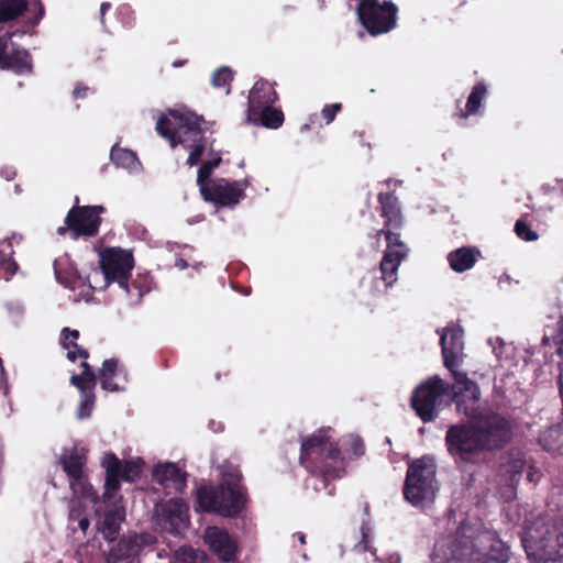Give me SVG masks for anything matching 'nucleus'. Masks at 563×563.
Returning a JSON list of instances; mask_svg holds the SVG:
<instances>
[{
	"mask_svg": "<svg viewBox=\"0 0 563 563\" xmlns=\"http://www.w3.org/2000/svg\"><path fill=\"white\" fill-rule=\"evenodd\" d=\"M101 206L73 207L65 218L66 227L57 229L58 234H64L68 229L74 240L79 236H93L98 233L101 223Z\"/></svg>",
	"mask_w": 563,
	"mask_h": 563,
	"instance_id": "4468645a",
	"label": "nucleus"
},
{
	"mask_svg": "<svg viewBox=\"0 0 563 563\" xmlns=\"http://www.w3.org/2000/svg\"><path fill=\"white\" fill-rule=\"evenodd\" d=\"M232 80V71L229 67H220L217 69L211 78V82L216 88H227V93L230 92L228 86Z\"/></svg>",
	"mask_w": 563,
	"mask_h": 563,
	"instance_id": "c9c22d12",
	"label": "nucleus"
},
{
	"mask_svg": "<svg viewBox=\"0 0 563 563\" xmlns=\"http://www.w3.org/2000/svg\"><path fill=\"white\" fill-rule=\"evenodd\" d=\"M109 9H110V3L109 2L101 3V5H100V18H101V21L103 20V15L106 14V12Z\"/></svg>",
	"mask_w": 563,
	"mask_h": 563,
	"instance_id": "c03bdc74",
	"label": "nucleus"
},
{
	"mask_svg": "<svg viewBox=\"0 0 563 563\" xmlns=\"http://www.w3.org/2000/svg\"><path fill=\"white\" fill-rule=\"evenodd\" d=\"M479 255V252L470 246L460 247L448 255L450 267L456 273L471 269Z\"/></svg>",
	"mask_w": 563,
	"mask_h": 563,
	"instance_id": "cd10ccee",
	"label": "nucleus"
},
{
	"mask_svg": "<svg viewBox=\"0 0 563 563\" xmlns=\"http://www.w3.org/2000/svg\"><path fill=\"white\" fill-rule=\"evenodd\" d=\"M102 466L106 470L104 500H110L113 494L120 488V479L126 482L136 481L143 467L141 459L130 460L122 463L114 454L108 453L102 459Z\"/></svg>",
	"mask_w": 563,
	"mask_h": 563,
	"instance_id": "ddd939ff",
	"label": "nucleus"
},
{
	"mask_svg": "<svg viewBox=\"0 0 563 563\" xmlns=\"http://www.w3.org/2000/svg\"><path fill=\"white\" fill-rule=\"evenodd\" d=\"M76 508L80 511L75 517L71 516V508L69 509V517L73 520H78V525L81 531L86 532L89 527V519L88 517L93 515L96 517H101V505L100 501L97 499L95 508H91L87 503H85V499L81 498L80 504H76Z\"/></svg>",
	"mask_w": 563,
	"mask_h": 563,
	"instance_id": "473e14b6",
	"label": "nucleus"
},
{
	"mask_svg": "<svg viewBox=\"0 0 563 563\" xmlns=\"http://www.w3.org/2000/svg\"><path fill=\"white\" fill-rule=\"evenodd\" d=\"M99 380L101 387L108 391L122 390V382H125L126 375L124 369L119 365L115 358L106 360L99 371Z\"/></svg>",
	"mask_w": 563,
	"mask_h": 563,
	"instance_id": "393cba45",
	"label": "nucleus"
},
{
	"mask_svg": "<svg viewBox=\"0 0 563 563\" xmlns=\"http://www.w3.org/2000/svg\"><path fill=\"white\" fill-rule=\"evenodd\" d=\"M521 468H522V462L521 461H517L515 466H514L515 473H520Z\"/></svg>",
	"mask_w": 563,
	"mask_h": 563,
	"instance_id": "a18cd8bd",
	"label": "nucleus"
},
{
	"mask_svg": "<svg viewBox=\"0 0 563 563\" xmlns=\"http://www.w3.org/2000/svg\"><path fill=\"white\" fill-rule=\"evenodd\" d=\"M205 559V552L190 545H183L174 552L173 563H202Z\"/></svg>",
	"mask_w": 563,
	"mask_h": 563,
	"instance_id": "f704fd0d",
	"label": "nucleus"
},
{
	"mask_svg": "<svg viewBox=\"0 0 563 563\" xmlns=\"http://www.w3.org/2000/svg\"><path fill=\"white\" fill-rule=\"evenodd\" d=\"M487 344L492 347L499 367L510 372L516 366L514 360L516 349L511 343L506 342L500 336H490L487 340Z\"/></svg>",
	"mask_w": 563,
	"mask_h": 563,
	"instance_id": "bb28decb",
	"label": "nucleus"
},
{
	"mask_svg": "<svg viewBox=\"0 0 563 563\" xmlns=\"http://www.w3.org/2000/svg\"><path fill=\"white\" fill-rule=\"evenodd\" d=\"M463 330L459 327H451L443 330L440 335V344L444 365L448 369H455L464 356Z\"/></svg>",
	"mask_w": 563,
	"mask_h": 563,
	"instance_id": "aec40b11",
	"label": "nucleus"
},
{
	"mask_svg": "<svg viewBox=\"0 0 563 563\" xmlns=\"http://www.w3.org/2000/svg\"><path fill=\"white\" fill-rule=\"evenodd\" d=\"M391 560H393V563H399V562H400V558H399V555H398V554L393 555V556H391Z\"/></svg>",
	"mask_w": 563,
	"mask_h": 563,
	"instance_id": "49530a36",
	"label": "nucleus"
},
{
	"mask_svg": "<svg viewBox=\"0 0 563 563\" xmlns=\"http://www.w3.org/2000/svg\"><path fill=\"white\" fill-rule=\"evenodd\" d=\"M437 466L430 456L413 461L407 471L404 496L413 506H423L432 501L438 489Z\"/></svg>",
	"mask_w": 563,
	"mask_h": 563,
	"instance_id": "1a4fd4ad",
	"label": "nucleus"
},
{
	"mask_svg": "<svg viewBox=\"0 0 563 563\" xmlns=\"http://www.w3.org/2000/svg\"><path fill=\"white\" fill-rule=\"evenodd\" d=\"M63 470L68 476L69 486L73 492L71 498V516L75 517L80 511L76 508V504H80L81 498L91 508L97 503V494L91 484L88 482L85 465L86 453L84 449L74 448L70 452L65 453L60 459Z\"/></svg>",
	"mask_w": 563,
	"mask_h": 563,
	"instance_id": "9d476101",
	"label": "nucleus"
},
{
	"mask_svg": "<svg viewBox=\"0 0 563 563\" xmlns=\"http://www.w3.org/2000/svg\"><path fill=\"white\" fill-rule=\"evenodd\" d=\"M532 477H534V474H531V473H530V474H529V479H530V481H532V479H533Z\"/></svg>",
	"mask_w": 563,
	"mask_h": 563,
	"instance_id": "3c124183",
	"label": "nucleus"
},
{
	"mask_svg": "<svg viewBox=\"0 0 563 563\" xmlns=\"http://www.w3.org/2000/svg\"><path fill=\"white\" fill-rule=\"evenodd\" d=\"M184 64V62H175L173 65L174 67H179Z\"/></svg>",
	"mask_w": 563,
	"mask_h": 563,
	"instance_id": "09e8293b",
	"label": "nucleus"
},
{
	"mask_svg": "<svg viewBox=\"0 0 563 563\" xmlns=\"http://www.w3.org/2000/svg\"><path fill=\"white\" fill-rule=\"evenodd\" d=\"M346 442L349 443L351 448V452L354 456H360L363 454V441L357 435H349L346 438Z\"/></svg>",
	"mask_w": 563,
	"mask_h": 563,
	"instance_id": "4c0bfd02",
	"label": "nucleus"
},
{
	"mask_svg": "<svg viewBox=\"0 0 563 563\" xmlns=\"http://www.w3.org/2000/svg\"><path fill=\"white\" fill-rule=\"evenodd\" d=\"M532 477H534V474H531V473H530V474H529V479H530V481H532V479H533Z\"/></svg>",
	"mask_w": 563,
	"mask_h": 563,
	"instance_id": "8fccbe9b",
	"label": "nucleus"
},
{
	"mask_svg": "<svg viewBox=\"0 0 563 563\" xmlns=\"http://www.w3.org/2000/svg\"><path fill=\"white\" fill-rule=\"evenodd\" d=\"M12 240L18 242L21 236L13 234L11 239H7L0 242V279L9 280V278L16 272V264L12 260Z\"/></svg>",
	"mask_w": 563,
	"mask_h": 563,
	"instance_id": "7c9ffc66",
	"label": "nucleus"
},
{
	"mask_svg": "<svg viewBox=\"0 0 563 563\" xmlns=\"http://www.w3.org/2000/svg\"><path fill=\"white\" fill-rule=\"evenodd\" d=\"M397 8L394 3L377 0H363L357 7L361 24L372 35L389 32L396 25Z\"/></svg>",
	"mask_w": 563,
	"mask_h": 563,
	"instance_id": "f8f14e48",
	"label": "nucleus"
},
{
	"mask_svg": "<svg viewBox=\"0 0 563 563\" xmlns=\"http://www.w3.org/2000/svg\"><path fill=\"white\" fill-rule=\"evenodd\" d=\"M63 333H64V338H63L62 344H63L64 349H66L68 351L67 352L68 360L74 362L77 357H80L84 360L82 362H86V360L88 357V352L86 350L79 349L78 345L76 344V340L79 336V332L77 330H69V329L65 328L63 330Z\"/></svg>",
	"mask_w": 563,
	"mask_h": 563,
	"instance_id": "2f4dec72",
	"label": "nucleus"
},
{
	"mask_svg": "<svg viewBox=\"0 0 563 563\" xmlns=\"http://www.w3.org/2000/svg\"><path fill=\"white\" fill-rule=\"evenodd\" d=\"M246 121L255 125H263L268 129H278L284 122V114L272 106L260 109L258 112L247 113Z\"/></svg>",
	"mask_w": 563,
	"mask_h": 563,
	"instance_id": "c756f323",
	"label": "nucleus"
},
{
	"mask_svg": "<svg viewBox=\"0 0 563 563\" xmlns=\"http://www.w3.org/2000/svg\"><path fill=\"white\" fill-rule=\"evenodd\" d=\"M82 372L78 375H73L70 383L78 388L81 394V400L77 409V418H89L95 406L96 375L90 369L87 362L81 363Z\"/></svg>",
	"mask_w": 563,
	"mask_h": 563,
	"instance_id": "f3484780",
	"label": "nucleus"
},
{
	"mask_svg": "<svg viewBox=\"0 0 563 563\" xmlns=\"http://www.w3.org/2000/svg\"><path fill=\"white\" fill-rule=\"evenodd\" d=\"M203 539L210 550L221 560L231 561L235 558L236 542L225 530L218 527H208Z\"/></svg>",
	"mask_w": 563,
	"mask_h": 563,
	"instance_id": "5701e85b",
	"label": "nucleus"
},
{
	"mask_svg": "<svg viewBox=\"0 0 563 563\" xmlns=\"http://www.w3.org/2000/svg\"><path fill=\"white\" fill-rule=\"evenodd\" d=\"M446 391L448 386L439 376L427 379L416 388L411 405L423 422L435 419Z\"/></svg>",
	"mask_w": 563,
	"mask_h": 563,
	"instance_id": "9b49d317",
	"label": "nucleus"
},
{
	"mask_svg": "<svg viewBox=\"0 0 563 563\" xmlns=\"http://www.w3.org/2000/svg\"><path fill=\"white\" fill-rule=\"evenodd\" d=\"M515 232L523 241L533 242L537 241L539 235L531 227L523 220H518L515 224Z\"/></svg>",
	"mask_w": 563,
	"mask_h": 563,
	"instance_id": "e433bc0d",
	"label": "nucleus"
},
{
	"mask_svg": "<svg viewBox=\"0 0 563 563\" xmlns=\"http://www.w3.org/2000/svg\"><path fill=\"white\" fill-rule=\"evenodd\" d=\"M298 539H299V541H300L301 543H305V534L299 533V534H298Z\"/></svg>",
	"mask_w": 563,
	"mask_h": 563,
	"instance_id": "de8ad7c7",
	"label": "nucleus"
},
{
	"mask_svg": "<svg viewBox=\"0 0 563 563\" xmlns=\"http://www.w3.org/2000/svg\"><path fill=\"white\" fill-rule=\"evenodd\" d=\"M70 265L68 257L63 256L54 262L56 279L66 287H77L87 284L92 290H103L110 283L117 282L128 291V279L134 266L133 255L130 251L120 247H109L99 254V267H95L82 278L74 268L66 271Z\"/></svg>",
	"mask_w": 563,
	"mask_h": 563,
	"instance_id": "7ed1b4c3",
	"label": "nucleus"
},
{
	"mask_svg": "<svg viewBox=\"0 0 563 563\" xmlns=\"http://www.w3.org/2000/svg\"><path fill=\"white\" fill-rule=\"evenodd\" d=\"M205 121L187 110H170L159 117L156 131L167 139L172 147L180 144L189 150L188 165L201 163L197 184L202 198L217 207L234 208L245 198L247 179L230 181L224 178L210 179V175L221 162L219 153L213 152L205 136Z\"/></svg>",
	"mask_w": 563,
	"mask_h": 563,
	"instance_id": "f257e3e1",
	"label": "nucleus"
},
{
	"mask_svg": "<svg viewBox=\"0 0 563 563\" xmlns=\"http://www.w3.org/2000/svg\"><path fill=\"white\" fill-rule=\"evenodd\" d=\"M88 87L86 86H77L75 89H74V97L75 98H85L87 96V92H88Z\"/></svg>",
	"mask_w": 563,
	"mask_h": 563,
	"instance_id": "a19ab883",
	"label": "nucleus"
},
{
	"mask_svg": "<svg viewBox=\"0 0 563 563\" xmlns=\"http://www.w3.org/2000/svg\"><path fill=\"white\" fill-rule=\"evenodd\" d=\"M369 542V528L362 527V541L355 547L357 551L368 550L367 543Z\"/></svg>",
	"mask_w": 563,
	"mask_h": 563,
	"instance_id": "ea45409f",
	"label": "nucleus"
},
{
	"mask_svg": "<svg viewBox=\"0 0 563 563\" xmlns=\"http://www.w3.org/2000/svg\"><path fill=\"white\" fill-rule=\"evenodd\" d=\"M451 373L454 377L453 390L457 411L471 419L485 416V413H478L477 411L481 400L478 385L471 380L464 372H459L455 368Z\"/></svg>",
	"mask_w": 563,
	"mask_h": 563,
	"instance_id": "2eb2a0df",
	"label": "nucleus"
},
{
	"mask_svg": "<svg viewBox=\"0 0 563 563\" xmlns=\"http://www.w3.org/2000/svg\"><path fill=\"white\" fill-rule=\"evenodd\" d=\"M509 547L490 530L463 523L454 536L441 537L434 544L432 563H507Z\"/></svg>",
	"mask_w": 563,
	"mask_h": 563,
	"instance_id": "f03ea898",
	"label": "nucleus"
},
{
	"mask_svg": "<svg viewBox=\"0 0 563 563\" xmlns=\"http://www.w3.org/2000/svg\"><path fill=\"white\" fill-rule=\"evenodd\" d=\"M155 538L150 533L133 534L123 537L117 545H114L109 554L108 562L117 563L118 561L134 558L145 548L154 544Z\"/></svg>",
	"mask_w": 563,
	"mask_h": 563,
	"instance_id": "4be33fe9",
	"label": "nucleus"
},
{
	"mask_svg": "<svg viewBox=\"0 0 563 563\" xmlns=\"http://www.w3.org/2000/svg\"><path fill=\"white\" fill-rule=\"evenodd\" d=\"M277 99L273 86L267 81H257L254 84L249 95L247 113H257L260 109L272 106Z\"/></svg>",
	"mask_w": 563,
	"mask_h": 563,
	"instance_id": "a878e982",
	"label": "nucleus"
},
{
	"mask_svg": "<svg viewBox=\"0 0 563 563\" xmlns=\"http://www.w3.org/2000/svg\"><path fill=\"white\" fill-rule=\"evenodd\" d=\"M473 420L470 426H452L446 432L448 451L455 460L470 461L474 453L498 448L509 437L508 423L498 415L487 412Z\"/></svg>",
	"mask_w": 563,
	"mask_h": 563,
	"instance_id": "20e7f679",
	"label": "nucleus"
},
{
	"mask_svg": "<svg viewBox=\"0 0 563 563\" xmlns=\"http://www.w3.org/2000/svg\"><path fill=\"white\" fill-rule=\"evenodd\" d=\"M0 174L7 180H11L14 177L15 172L12 168H4V169H1Z\"/></svg>",
	"mask_w": 563,
	"mask_h": 563,
	"instance_id": "79ce46f5",
	"label": "nucleus"
},
{
	"mask_svg": "<svg viewBox=\"0 0 563 563\" xmlns=\"http://www.w3.org/2000/svg\"><path fill=\"white\" fill-rule=\"evenodd\" d=\"M175 266L179 269H185L188 267V264L184 258L178 257L175 262Z\"/></svg>",
	"mask_w": 563,
	"mask_h": 563,
	"instance_id": "37998d69",
	"label": "nucleus"
},
{
	"mask_svg": "<svg viewBox=\"0 0 563 563\" xmlns=\"http://www.w3.org/2000/svg\"><path fill=\"white\" fill-rule=\"evenodd\" d=\"M103 504L106 505L103 519H99V522L101 525V531L106 539L113 540L119 532V526L121 521L124 519V509L119 504L115 494H113L110 500L103 499L102 503H100L101 506Z\"/></svg>",
	"mask_w": 563,
	"mask_h": 563,
	"instance_id": "b1692460",
	"label": "nucleus"
},
{
	"mask_svg": "<svg viewBox=\"0 0 563 563\" xmlns=\"http://www.w3.org/2000/svg\"><path fill=\"white\" fill-rule=\"evenodd\" d=\"M110 157L117 167L123 168L130 174H137L142 170V164L136 154L128 148L114 145L111 148Z\"/></svg>",
	"mask_w": 563,
	"mask_h": 563,
	"instance_id": "c85d7f7f",
	"label": "nucleus"
},
{
	"mask_svg": "<svg viewBox=\"0 0 563 563\" xmlns=\"http://www.w3.org/2000/svg\"><path fill=\"white\" fill-rule=\"evenodd\" d=\"M156 520L162 530L178 536L188 528V506L181 498H172L157 508Z\"/></svg>",
	"mask_w": 563,
	"mask_h": 563,
	"instance_id": "dca6fc26",
	"label": "nucleus"
},
{
	"mask_svg": "<svg viewBox=\"0 0 563 563\" xmlns=\"http://www.w3.org/2000/svg\"><path fill=\"white\" fill-rule=\"evenodd\" d=\"M222 484L217 488L201 487L197 490V503L205 511H213L225 517L236 516L246 501L245 492L240 485V471L232 465L222 466Z\"/></svg>",
	"mask_w": 563,
	"mask_h": 563,
	"instance_id": "0eeeda50",
	"label": "nucleus"
},
{
	"mask_svg": "<svg viewBox=\"0 0 563 563\" xmlns=\"http://www.w3.org/2000/svg\"><path fill=\"white\" fill-rule=\"evenodd\" d=\"M522 544L536 563L563 559V519L539 517L526 526Z\"/></svg>",
	"mask_w": 563,
	"mask_h": 563,
	"instance_id": "423d86ee",
	"label": "nucleus"
},
{
	"mask_svg": "<svg viewBox=\"0 0 563 563\" xmlns=\"http://www.w3.org/2000/svg\"><path fill=\"white\" fill-rule=\"evenodd\" d=\"M13 34L8 33L0 37V67L11 69L16 74L31 71V58L26 51L18 49L11 42Z\"/></svg>",
	"mask_w": 563,
	"mask_h": 563,
	"instance_id": "6ab92c4d",
	"label": "nucleus"
},
{
	"mask_svg": "<svg viewBox=\"0 0 563 563\" xmlns=\"http://www.w3.org/2000/svg\"><path fill=\"white\" fill-rule=\"evenodd\" d=\"M341 110V103H332L330 106H325L322 109V117L325 119V122L329 124L331 123L335 114Z\"/></svg>",
	"mask_w": 563,
	"mask_h": 563,
	"instance_id": "58836bf2",
	"label": "nucleus"
},
{
	"mask_svg": "<svg viewBox=\"0 0 563 563\" xmlns=\"http://www.w3.org/2000/svg\"><path fill=\"white\" fill-rule=\"evenodd\" d=\"M26 13L31 23L36 24L44 13L40 0H0V22L10 21Z\"/></svg>",
	"mask_w": 563,
	"mask_h": 563,
	"instance_id": "412c9836",
	"label": "nucleus"
},
{
	"mask_svg": "<svg viewBox=\"0 0 563 563\" xmlns=\"http://www.w3.org/2000/svg\"><path fill=\"white\" fill-rule=\"evenodd\" d=\"M332 433L331 428H322L301 443L300 463L309 472L338 476L335 465L341 463V453Z\"/></svg>",
	"mask_w": 563,
	"mask_h": 563,
	"instance_id": "6e6552de",
	"label": "nucleus"
},
{
	"mask_svg": "<svg viewBox=\"0 0 563 563\" xmlns=\"http://www.w3.org/2000/svg\"><path fill=\"white\" fill-rule=\"evenodd\" d=\"M152 479L166 495L181 492L186 487V473L172 462L156 464L152 471Z\"/></svg>",
	"mask_w": 563,
	"mask_h": 563,
	"instance_id": "a211bd4d",
	"label": "nucleus"
},
{
	"mask_svg": "<svg viewBox=\"0 0 563 563\" xmlns=\"http://www.w3.org/2000/svg\"><path fill=\"white\" fill-rule=\"evenodd\" d=\"M378 200L385 227L376 232V236L384 235L386 240V250L379 265L380 277L374 283L375 292L380 294L397 282L398 268L409 250L397 232L404 224L397 197L391 194H379Z\"/></svg>",
	"mask_w": 563,
	"mask_h": 563,
	"instance_id": "39448f33",
	"label": "nucleus"
},
{
	"mask_svg": "<svg viewBox=\"0 0 563 563\" xmlns=\"http://www.w3.org/2000/svg\"><path fill=\"white\" fill-rule=\"evenodd\" d=\"M486 92L487 89L484 84L479 82L475 85L467 98L465 110L461 111L460 117L466 119L471 114L478 113L482 101L486 96Z\"/></svg>",
	"mask_w": 563,
	"mask_h": 563,
	"instance_id": "72a5a7b5",
	"label": "nucleus"
}]
</instances>
